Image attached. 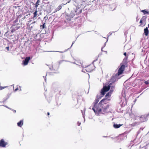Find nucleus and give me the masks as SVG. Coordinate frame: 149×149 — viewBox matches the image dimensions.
<instances>
[{
    "instance_id": "nucleus-22",
    "label": "nucleus",
    "mask_w": 149,
    "mask_h": 149,
    "mask_svg": "<svg viewBox=\"0 0 149 149\" xmlns=\"http://www.w3.org/2000/svg\"><path fill=\"white\" fill-rule=\"evenodd\" d=\"M40 3V0H38L36 3V5H35L36 7L37 8L38 6V5H39Z\"/></svg>"
},
{
    "instance_id": "nucleus-16",
    "label": "nucleus",
    "mask_w": 149,
    "mask_h": 149,
    "mask_svg": "<svg viewBox=\"0 0 149 149\" xmlns=\"http://www.w3.org/2000/svg\"><path fill=\"white\" fill-rule=\"evenodd\" d=\"M142 12L144 13V14H148L149 15V12L146 10H143Z\"/></svg>"
},
{
    "instance_id": "nucleus-25",
    "label": "nucleus",
    "mask_w": 149,
    "mask_h": 149,
    "mask_svg": "<svg viewBox=\"0 0 149 149\" xmlns=\"http://www.w3.org/2000/svg\"><path fill=\"white\" fill-rule=\"evenodd\" d=\"M45 23H43L42 25L40 26L41 27H42L43 29H44L45 28Z\"/></svg>"
},
{
    "instance_id": "nucleus-7",
    "label": "nucleus",
    "mask_w": 149,
    "mask_h": 149,
    "mask_svg": "<svg viewBox=\"0 0 149 149\" xmlns=\"http://www.w3.org/2000/svg\"><path fill=\"white\" fill-rule=\"evenodd\" d=\"M125 67V65H121V67L119 68L118 70V75H120L121 74L124 70V68Z\"/></svg>"
},
{
    "instance_id": "nucleus-41",
    "label": "nucleus",
    "mask_w": 149,
    "mask_h": 149,
    "mask_svg": "<svg viewBox=\"0 0 149 149\" xmlns=\"http://www.w3.org/2000/svg\"><path fill=\"white\" fill-rule=\"evenodd\" d=\"M35 22H33V23H34Z\"/></svg>"
},
{
    "instance_id": "nucleus-14",
    "label": "nucleus",
    "mask_w": 149,
    "mask_h": 149,
    "mask_svg": "<svg viewBox=\"0 0 149 149\" xmlns=\"http://www.w3.org/2000/svg\"><path fill=\"white\" fill-rule=\"evenodd\" d=\"M122 125L119 124H114L113 125V127L115 128H118L120 127Z\"/></svg>"
},
{
    "instance_id": "nucleus-4",
    "label": "nucleus",
    "mask_w": 149,
    "mask_h": 149,
    "mask_svg": "<svg viewBox=\"0 0 149 149\" xmlns=\"http://www.w3.org/2000/svg\"><path fill=\"white\" fill-rule=\"evenodd\" d=\"M80 65H78L79 66H81V67L82 68H84V67L82 63H80ZM85 68H86V69H83L82 71L84 72H85V71L88 72H91L92 71H93V70L95 69V67L93 65H90L89 66H88L87 67H85Z\"/></svg>"
},
{
    "instance_id": "nucleus-33",
    "label": "nucleus",
    "mask_w": 149,
    "mask_h": 149,
    "mask_svg": "<svg viewBox=\"0 0 149 149\" xmlns=\"http://www.w3.org/2000/svg\"><path fill=\"white\" fill-rule=\"evenodd\" d=\"M5 106L6 107V108H8V109H10V110H11V109L10 108L8 107H7V106Z\"/></svg>"
},
{
    "instance_id": "nucleus-44",
    "label": "nucleus",
    "mask_w": 149,
    "mask_h": 149,
    "mask_svg": "<svg viewBox=\"0 0 149 149\" xmlns=\"http://www.w3.org/2000/svg\"><path fill=\"white\" fill-rule=\"evenodd\" d=\"M133 145H134L133 144H132V146H133Z\"/></svg>"
},
{
    "instance_id": "nucleus-48",
    "label": "nucleus",
    "mask_w": 149,
    "mask_h": 149,
    "mask_svg": "<svg viewBox=\"0 0 149 149\" xmlns=\"http://www.w3.org/2000/svg\"><path fill=\"white\" fill-rule=\"evenodd\" d=\"M14 87L13 86V88L14 89Z\"/></svg>"
},
{
    "instance_id": "nucleus-13",
    "label": "nucleus",
    "mask_w": 149,
    "mask_h": 149,
    "mask_svg": "<svg viewBox=\"0 0 149 149\" xmlns=\"http://www.w3.org/2000/svg\"><path fill=\"white\" fill-rule=\"evenodd\" d=\"M149 31L147 27H146L144 29V34L145 35L147 36L148 34Z\"/></svg>"
},
{
    "instance_id": "nucleus-26",
    "label": "nucleus",
    "mask_w": 149,
    "mask_h": 149,
    "mask_svg": "<svg viewBox=\"0 0 149 149\" xmlns=\"http://www.w3.org/2000/svg\"><path fill=\"white\" fill-rule=\"evenodd\" d=\"M145 83L147 85L149 84V82L148 81H147L145 82Z\"/></svg>"
},
{
    "instance_id": "nucleus-20",
    "label": "nucleus",
    "mask_w": 149,
    "mask_h": 149,
    "mask_svg": "<svg viewBox=\"0 0 149 149\" xmlns=\"http://www.w3.org/2000/svg\"><path fill=\"white\" fill-rule=\"evenodd\" d=\"M62 8V6L61 5L59 6L58 8L56 9V11L54 12V13H55L56 12H57L58 11L60 10Z\"/></svg>"
},
{
    "instance_id": "nucleus-9",
    "label": "nucleus",
    "mask_w": 149,
    "mask_h": 149,
    "mask_svg": "<svg viewBox=\"0 0 149 149\" xmlns=\"http://www.w3.org/2000/svg\"><path fill=\"white\" fill-rule=\"evenodd\" d=\"M30 59V57H26L25 60L23 61V64L24 65H27Z\"/></svg>"
},
{
    "instance_id": "nucleus-5",
    "label": "nucleus",
    "mask_w": 149,
    "mask_h": 149,
    "mask_svg": "<svg viewBox=\"0 0 149 149\" xmlns=\"http://www.w3.org/2000/svg\"><path fill=\"white\" fill-rule=\"evenodd\" d=\"M77 8L76 10L71 12L70 14V17L71 18H73L75 15H78L81 13L82 10L79 9L80 8H78V7H76Z\"/></svg>"
},
{
    "instance_id": "nucleus-47",
    "label": "nucleus",
    "mask_w": 149,
    "mask_h": 149,
    "mask_svg": "<svg viewBox=\"0 0 149 149\" xmlns=\"http://www.w3.org/2000/svg\"><path fill=\"white\" fill-rule=\"evenodd\" d=\"M126 103V104H127V103H126V102L125 103Z\"/></svg>"
},
{
    "instance_id": "nucleus-28",
    "label": "nucleus",
    "mask_w": 149,
    "mask_h": 149,
    "mask_svg": "<svg viewBox=\"0 0 149 149\" xmlns=\"http://www.w3.org/2000/svg\"><path fill=\"white\" fill-rule=\"evenodd\" d=\"M70 0L68 1L67 3H63L64 5H65V4H66L67 3H69L70 2Z\"/></svg>"
},
{
    "instance_id": "nucleus-34",
    "label": "nucleus",
    "mask_w": 149,
    "mask_h": 149,
    "mask_svg": "<svg viewBox=\"0 0 149 149\" xmlns=\"http://www.w3.org/2000/svg\"><path fill=\"white\" fill-rule=\"evenodd\" d=\"M22 17V15H19L17 17H18H18Z\"/></svg>"
},
{
    "instance_id": "nucleus-10",
    "label": "nucleus",
    "mask_w": 149,
    "mask_h": 149,
    "mask_svg": "<svg viewBox=\"0 0 149 149\" xmlns=\"http://www.w3.org/2000/svg\"><path fill=\"white\" fill-rule=\"evenodd\" d=\"M146 17L145 16H144L141 19L140 23L142 24L143 23V26H144L146 24ZM142 24H141V25Z\"/></svg>"
},
{
    "instance_id": "nucleus-40",
    "label": "nucleus",
    "mask_w": 149,
    "mask_h": 149,
    "mask_svg": "<svg viewBox=\"0 0 149 149\" xmlns=\"http://www.w3.org/2000/svg\"><path fill=\"white\" fill-rule=\"evenodd\" d=\"M45 79V81H46V78Z\"/></svg>"
},
{
    "instance_id": "nucleus-43",
    "label": "nucleus",
    "mask_w": 149,
    "mask_h": 149,
    "mask_svg": "<svg viewBox=\"0 0 149 149\" xmlns=\"http://www.w3.org/2000/svg\"><path fill=\"white\" fill-rule=\"evenodd\" d=\"M61 52V53H63V52Z\"/></svg>"
},
{
    "instance_id": "nucleus-30",
    "label": "nucleus",
    "mask_w": 149,
    "mask_h": 149,
    "mask_svg": "<svg viewBox=\"0 0 149 149\" xmlns=\"http://www.w3.org/2000/svg\"><path fill=\"white\" fill-rule=\"evenodd\" d=\"M81 124V123H79V122H78L77 123V125L78 126H79Z\"/></svg>"
},
{
    "instance_id": "nucleus-15",
    "label": "nucleus",
    "mask_w": 149,
    "mask_h": 149,
    "mask_svg": "<svg viewBox=\"0 0 149 149\" xmlns=\"http://www.w3.org/2000/svg\"><path fill=\"white\" fill-rule=\"evenodd\" d=\"M112 34V33H109V35H107V41H106V42L105 43V44H104V46L103 47L102 49H101V50L102 51V49H103V48L104 47L105 45H106V43L107 42L108 40V37H109V36L111 35Z\"/></svg>"
},
{
    "instance_id": "nucleus-32",
    "label": "nucleus",
    "mask_w": 149,
    "mask_h": 149,
    "mask_svg": "<svg viewBox=\"0 0 149 149\" xmlns=\"http://www.w3.org/2000/svg\"><path fill=\"white\" fill-rule=\"evenodd\" d=\"M6 49L8 50V51L9 47H6Z\"/></svg>"
},
{
    "instance_id": "nucleus-35",
    "label": "nucleus",
    "mask_w": 149,
    "mask_h": 149,
    "mask_svg": "<svg viewBox=\"0 0 149 149\" xmlns=\"http://www.w3.org/2000/svg\"><path fill=\"white\" fill-rule=\"evenodd\" d=\"M124 55L125 56H126V52H125L124 53Z\"/></svg>"
},
{
    "instance_id": "nucleus-19",
    "label": "nucleus",
    "mask_w": 149,
    "mask_h": 149,
    "mask_svg": "<svg viewBox=\"0 0 149 149\" xmlns=\"http://www.w3.org/2000/svg\"><path fill=\"white\" fill-rule=\"evenodd\" d=\"M112 92H109L107 93L106 95V97L107 98H108L109 97L111 96V94Z\"/></svg>"
},
{
    "instance_id": "nucleus-8",
    "label": "nucleus",
    "mask_w": 149,
    "mask_h": 149,
    "mask_svg": "<svg viewBox=\"0 0 149 149\" xmlns=\"http://www.w3.org/2000/svg\"><path fill=\"white\" fill-rule=\"evenodd\" d=\"M119 75L116 74L113 75L112 78L111 79V81L112 82H114L118 79L117 77Z\"/></svg>"
},
{
    "instance_id": "nucleus-29",
    "label": "nucleus",
    "mask_w": 149,
    "mask_h": 149,
    "mask_svg": "<svg viewBox=\"0 0 149 149\" xmlns=\"http://www.w3.org/2000/svg\"><path fill=\"white\" fill-rule=\"evenodd\" d=\"M81 112L82 113L83 117L84 118V119L85 120L84 116V114L83 113V111L82 110H81Z\"/></svg>"
},
{
    "instance_id": "nucleus-2",
    "label": "nucleus",
    "mask_w": 149,
    "mask_h": 149,
    "mask_svg": "<svg viewBox=\"0 0 149 149\" xmlns=\"http://www.w3.org/2000/svg\"><path fill=\"white\" fill-rule=\"evenodd\" d=\"M111 85V83L107 86H104L103 88L101 90V94L103 95H104L106 92L109 90L110 88H111L110 91L112 92L114 89L115 87L114 86H112Z\"/></svg>"
},
{
    "instance_id": "nucleus-31",
    "label": "nucleus",
    "mask_w": 149,
    "mask_h": 149,
    "mask_svg": "<svg viewBox=\"0 0 149 149\" xmlns=\"http://www.w3.org/2000/svg\"><path fill=\"white\" fill-rule=\"evenodd\" d=\"M18 88H16V89H15V90H14V91H15V92L16 91H17L18 90Z\"/></svg>"
},
{
    "instance_id": "nucleus-12",
    "label": "nucleus",
    "mask_w": 149,
    "mask_h": 149,
    "mask_svg": "<svg viewBox=\"0 0 149 149\" xmlns=\"http://www.w3.org/2000/svg\"><path fill=\"white\" fill-rule=\"evenodd\" d=\"M23 124V120H21L17 123V126L21 127Z\"/></svg>"
},
{
    "instance_id": "nucleus-1",
    "label": "nucleus",
    "mask_w": 149,
    "mask_h": 149,
    "mask_svg": "<svg viewBox=\"0 0 149 149\" xmlns=\"http://www.w3.org/2000/svg\"><path fill=\"white\" fill-rule=\"evenodd\" d=\"M106 100V99L102 100L99 103L97 104V103L99 102V100L97 99H96L93 107H91L90 109H92L95 113L99 115L101 113H104L105 110L107 108L104 106V104L102 103H103L105 104V103L104 102Z\"/></svg>"
},
{
    "instance_id": "nucleus-39",
    "label": "nucleus",
    "mask_w": 149,
    "mask_h": 149,
    "mask_svg": "<svg viewBox=\"0 0 149 149\" xmlns=\"http://www.w3.org/2000/svg\"><path fill=\"white\" fill-rule=\"evenodd\" d=\"M105 52H106V54H107V51H105Z\"/></svg>"
},
{
    "instance_id": "nucleus-36",
    "label": "nucleus",
    "mask_w": 149,
    "mask_h": 149,
    "mask_svg": "<svg viewBox=\"0 0 149 149\" xmlns=\"http://www.w3.org/2000/svg\"><path fill=\"white\" fill-rule=\"evenodd\" d=\"M49 74V72H47L46 73V75H48V74Z\"/></svg>"
},
{
    "instance_id": "nucleus-37",
    "label": "nucleus",
    "mask_w": 149,
    "mask_h": 149,
    "mask_svg": "<svg viewBox=\"0 0 149 149\" xmlns=\"http://www.w3.org/2000/svg\"><path fill=\"white\" fill-rule=\"evenodd\" d=\"M74 43V41L72 43V45H71V47H72V45H73V44Z\"/></svg>"
},
{
    "instance_id": "nucleus-27",
    "label": "nucleus",
    "mask_w": 149,
    "mask_h": 149,
    "mask_svg": "<svg viewBox=\"0 0 149 149\" xmlns=\"http://www.w3.org/2000/svg\"><path fill=\"white\" fill-rule=\"evenodd\" d=\"M11 110H12L15 113L16 112V111L15 110L11 109Z\"/></svg>"
},
{
    "instance_id": "nucleus-45",
    "label": "nucleus",
    "mask_w": 149,
    "mask_h": 149,
    "mask_svg": "<svg viewBox=\"0 0 149 149\" xmlns=\"http://www.w3.org/2000/svg\"><path fill=\"white\" fill-rule=\"evenodd\" d=\"M133 141H131V142H133Z\"/></svg>"
},
{
    "instance_id": "nucleus-18",
    "label": "nucleus",
    "mask_w": 149,
    "mask_h": 149,
    "mask_svg": "<svg viewBox=\"0 0 149 149\" xmlns=\"http://www.w3.org/2000/svg\"><path fill=\"white\" fill-rule=\"evenodd\" d=\"M120 136L121 137L120 139H125L127 138L126 136L124 135H120Z\"/></svg>"
},
{
    "instance_id": "nucleus-23",
    "label": "nucleus",
    "mask_w": 149,
    "mask_h": 149,
    "mask_svg": "<svg viewBox=\"0 0 149 149\" xmlns=\"http://www.w3.org/2000/svg\"><path fill=\"white\" fill-rule=\"evenodd\" d=\"M30 15V14L29 13L28 15H27L24 16V17L22 18L23 19H25V18L27 17H29Z\"/></svg>"
},
{
    "instance_id": "nucleus-11",
    "label": "nucleus",
    "mask_w": 149,
    "mask_h": 149,
    "mask_svg": "<svg viewBox=\"0 0 149 149\" xmlns=\"http://www.w3.org/2000/svg\"><path fill=\"white\" fill-rule=\"evenodd\" d=\"M7 144V142H5L4 140H0V146L2 147H4Z\"/></svg>"
},
{
    "instance_id": "nucleus-38",
    "label": "nucleus",
    "mask_w": 149,
    "mask_h": 149,
    "mask_svg": "<svg viewBox=\"0 0 149 149\" xmlns=\"http://www.w3.org/2000/svg\"><path fill=\"white\" fill-rule=\"evenodd\" d=\"M47 114H48V115H49V112H48Z\"/></svg>"
},
{
    "instance_id": "nucleus-42",
    "label": "nucleus",
    "mask_w": 149,
    "mask_h": 149,
    "mask_svg": "<svg viewBox=\"0 0 149 149\" xmlns=\"http://www.w3.org/2000/svg\"><path fill=\"white\" fill-rule=\"evenodd\" d=\"M148 27H149V24L148 25Z\"/></svg>"
},
{
    "instance_id": "nucleus-21",
    "label": "nucleus",
    "mask_w": 149,
    "mask_h": 149,
    "mask_svg": "<svg viewBox=\"0 0 149 149\" xmlns=\"http://www.w3.org/2000/svg\"><path fill=\"white\" fill-rule=\"evenodd\" d=\"M19 19L18 17H17L16 19L14 21V24L15 25H18V23H17L18 22Z\"/></svg>"
},
{
    "instance_id": "nucleus-3",
    "label": "nucleus",
    "mask_w": 149,
    "mask_h": 149,
    "mask_svg": "<svg viewBox=\"0 0 149 149\" xmlns=\"http://www.w3.org/2000/svg\"><path fill=\"white\" fill-rule=\"evenodd\" d=\"M74 3V5L76 7H78V8H80L82 6H84L85 2L86 0H72Z\"/></svg>"
},
{
    "instance_id": "nucleus-17",
    "label": "nucleus",
    "mask_w": 149,
    "mask_h": 149,
    "mask_svg": "<svg viewBox=\"0 0 149 149\" xmlns=\"http://www.w3.org/2000/svg\"><path fill=\"white\" fill-rule=\"evenodd\" d=\"M38 11L37 10H36L35 12L33 13V19L36 18V17L37 15V13Z\"/></svg>"
},
{
    "instance_id": "nucleus-24",
    "label": "nucleus",
    "mask_w": 149,
    "mask_h": 149,
    "mask_svg": "<svg viewBox=\"0 0 149 149\" xmlns=\"http://www.w3.org/2000/svg\"><path fill=\"white\" fill-rule=\"evenodd\" d=\"M7 86H4V87H2L1 86H0V90H3V89L7 87Z\"/></svg>"
},
{
    "instance_id": "nucleus-6",
    "label": "nucleus",
    "mask_w": 149,
    "mask_h": 149,
    "mask_svg": "<svg viewBox=\"0 0 149 149\" xmlns=\"http://www.w3.org/2000/svg\"><path fill=\"white\" fill-rule=\"evenodd\" d=\"M149 115V113L148 114L141 116L139 118L141 122H143L146 120L147 117Z\"/></svg>"
},
{
    "instance_id": "nucleus-46",
    "label": "nucleus",
    "mask_w": 149,
    "mask_h": 149,
    "mask_svg": "<svg viewBox=\"0 0 149 149\" xmlns=\"http://www.w3.org/2000/svg\"><path fill=\"white\" fill-rule=\"evenodd\" d=\"M125 60V59L124 58V61Z\"/></svg>"
}]
</instances>
